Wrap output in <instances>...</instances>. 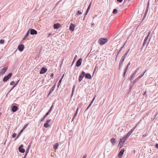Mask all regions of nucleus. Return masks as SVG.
I'll use <instances>...</instances> for the list:
<instances>
[{
    "mask_svg": "<svg viewBox=\"0 0 158 158\" xmlns=\"http://www.w3.org/2000/svg\"><path fill=\"white\" fill-rule=\"evenodd\" d=\"M108 41L107 39L101 38L98 40V42L100 45H103L106 43Z\"/></svg>",
    "mask_w": 158,
    "mask_h": 158,
    "instance_id": "obj_1",
    "label": "nucleus"
},
{
    "mask_svg": "<svg viewBox=\"0 0 158 158\" xmlns=\"http://www.w3.org/2000/svg\"><path fill=\"white\" fill-rule=\"evenodd\" d=\"M12 75V73H10L8 74L7 76H5L4 77L3 79V81L4 82L7 81L9 79Z\"/></svg>",
    "mask_w": 158,
    "mask_h": 158,
    "instance_id": "obj_2",
    "label": "nucleus"
},
{
    "mask_svg": "<svg viewBox=\"0 0 158 158\" xmlns=\"http://www.w3.org/2000/svg\"><path fill=\"white\" fill-rule=\"evenodd\" d=\"M85 75V73L84 71H82L79 76L78 79V81L79 82H80L82 81L83 78L84 77Z\"/></svg>",
    "mask_w": 158,
    "mask_h": 158,
    "instance_id": "obj_3",
    "label": "nucleus"
},
{
    "mask_svg": "<svg viewBox=\"0 0 158 158\" xmlns=\"http://www.w3.org/2000/svg\"><path fill=\"white\" fill-rule=\"evenodd\" d=\"M8 68V66H6L4 68H3L2 69L0 72V75H2L4 74L7 70Z\"/></svg>",
    "mask_w": 158,
    "mask_h": 158,
    "instance_id": "obj_4",
    "label": "nucleus"
},
{
    "mask_svg": "<svg viewBox=\"0 0 158 158\" xmlns=\"http://www.w3.org/2000/svg\"><path fill=\"white\" fill-rule=\"evenodd\" d=\"M29 30L31 35H36L37 33V31L34 29H30Z\"/></svg>",
    "mask_w": 158,
    "mask_h": 158,
    "instance_id": "obj_5",
    "label": "nucleus"
},
{
    "mask_svg": "<svg viewBox=\"0 0 158 158\" xmlns=\"http://www.w3.org/2000/svg\"><path fill=\"white\" fill-rule=\"evenodd\" d=\"M47 69L44 67H42L41 68L40 72V74H43L44 73H45L47 71Z\"/></svg>",
    "mask_w": 158,
    "mask_h": 158,
    "instance_id": "obj_6",
    "label": "nucleus"
},
{
    "mask_svg": "<svg viewBox=\"0 0 158 158\" xmlns=\"http://www.w3.org/2000/svg\"><path fill=\"white\" fill-rule=\"evenodd\" d=\"M23 145H21L19 146V147L18 148V150L21 153H24L25 152V150L24 149L22 148Z\"/></svg>",
    "mask_w": 158,
    "mask_h": 158,
    "instance_id": "obj_7",
    "label": "nucleus"
},
{
    "mask_svg": "<svg viewBox=\"0 0 158 158\" xmlns=\"http://www.w3.org/2000/svg\"><path fill=\"white\" fill-rule=\"evenodd\" d=\"M124 150V149H122L121 150L118 154V157L119 158H122V156L123 154Z\"/></svg>",
    "mask_w": 158,
    "mask_h": 158,
    "instance_id": "obj_8",
    "label": "nucleus"
},
{
    "mask_svg": "<svg viewBox=\"0 0 158 158\" xmlns=\"http://www.w3.org/2000/svg\"><path fill=\"white\" fill-rule=\"evenodd\" d=\"M18 48L19 51L20 52H22L23 50L24 47L23 44H19Z\"/></svg>",
    "mask_w": 158,
    "mask_h": 158,
    "instance_id": "obj_9",
    "label": "nucleus"
},
{
    "mask_svg": "<svg viewBox=\"0 0 158 158\" xmlns=\"http://www.w3.org/2000/svg\"><path fill=\"white\" fill-rule=\"evenodd\" d=\"M82 61V60L81 58L79 59L77 62L76 66L77 67L80 66L81 64Z\"/></svg>",
    "mask_w": 158,
    "mask_h": 158,
    "instance_id": "obj_10",
    "label": "nucleus"
},
{
    "mask_svg": "<svg viewBox=\"0 0 158 158\" xmlns=\"http://www.w3.org/2000/svg\"><path fill=\"white\" fill-rule=\"evenodd\" d=\"M75 27V25L73 23H71L69 26V30L71 31H73Z\"/></svg>",
    "mask_w": 158,
    "mask_h": 158,
    "instance_id": "obj_11",
    "label": "nucleus"
},
{
    "mask_svg": "<svg viewBox=\"0 0 158 158\" xmlns=\"http://www.w3.org/2000/svg\"><path fill=\"white\" fill-rule=\"evenodd\" d=\"M31 146V143H30V144H29V145L28 146L27 149L25 153V155H24L23 158H26V156L28 152H29V149L30 148Z\"/></svg>",
    "mask_w": 158,
    "mask_h": 158,
    "instance_id": "obj_12",
    "label": "nucleus"
},
{
    "mask_svg": "<svg viewBox=\"0 0 158 158\" xmlns=\"http://www.w3.org/2000/svg\"><path fill=\"white\" fill-rule=\"evenodd\" d=\"M56 85H54L51 88V90L49 92V93L48 94V96L50 95V94H51V93L55 89V87Z\"/></svg>",
    "mask_w": 158,
    "mask_h": 158,
    "instance_id": "obj_13",
    "label": "nucleus"
},
{
    "mask_svg": "<svg viewBox=\"0 0 158 158\" xmlns=\"http://www.w3.org/2000/svg\"><path fill=\"white\" fill-rule=\"evenodd\" d=\"M85 78L87 79H90L92 78L91 75L89 73H85Z\"/></svg>",
    "mask_w": 158,
    "mask_h": 158,
    "instance_id": "obj_14",
    "label": "nucleus"
},
{
    "mask_svg": "<svg viewBox=\"0 0 158 158\" xmlns=\"http://www.w3.org/2000/svg\"><path fill=\"white\" fill-rule=\"evenodd\" d=\"M18 107L16 106H14L12 107V111L14 112H15L18 110Z\"/></svg>",
    "mask_w": 158,
    "mask_h": 158,
    "instance_id": "obj_15",
    "label": "nucleus"
},
{
    "mask_svg": "<svg viewBox=\"0 0 158 158\" xmlns=\"http://www.w3.org/2000/svg\"><path fill=\"white\" fill-rule=\"evenodd\" d=\"M60 27V25L59 23H55L54 25V28L55 29H58Z\"/></svg>",
    "mask_w": 158,
    "mask_h": 158,
    "instance_id": "obj_16",
    "label": "nucleus"
},
{
    "mask_svg": "<svg viewBox=\"0 0 158 158\" xmlns=\"http://www.w3.org/2000/svg\"><path fill=\"white\" fill-rule=\"evenodd\" d=\"M79 108L78 107L77 109V110L76 111L75 113L74 114V115L73 117V118L72 121H73L75 118V117L77 116V112L78 111Z\"/></svg>",
    "mask_w": 158,
    "mask_h": 158,
    "instance_id": "obj_17",
    "label": "nucleus"
},
{
    "mask_svg": "<svg viewBox=\"0 0 158 158\" xmlns=\"http://www.w3.org/2000/svg\"><path fill=\"white\" fill-rule=\"evenodd\" d=\"M128 138V137H127L126 135L125 136L120 140V141L121 142L122 141V142H123V143H124L126 139Z\"/></svg>",
    "mask_w": 158,
    "mask_h": 158,
    "instance_id": "obj_18",
    "label": "nucleus"
},
{
    "mask_svg": "<svg viewBox=\"0 0 158 158\" xmlns=\"http://www.w3.org/2000/svg\"><path fill=\"white\" fill-rule=\"evenodd\" d=\"M49 114L48 112H47L46 114L44 116L43 118L40 120V122H43L44 120L45 119L46 117Z\"/></svg>",
    "mask_w": 158,
    "mask_h": 158,
    "instance_id": "obj_19",
    "label": "nucleus"
},
{
    "mask_svg": "<svg viewBox=\"0 0 158 158\" xmlns=\"http://www.w3.org/2000/svg\"><path fill=\"white\" fill-rule=\"evenodd\" d=\"M124 143L122 141H120V142L118 143V147H119V148L120 149L123 146Z\"/></svg>",
    "mask_w": 158,
    "mask_h": 158,
    "instance_id": "obj_20",
    "label": "nucleus"
},
{
    "mask_svg": "<svg viewBox=\"0 0 158 158\" xmlns=\"http://www.w3.org/2000/svg\"><path fill=\"white\" fill-rule=\"evenodd\" d=\"M110 142L112 144L114 145L116 143V141L114 138H112L110 140Z\"/></svg>",
    "mask_w": 158,
    "mask_h": 158,
    "instance_id": "obj_21",
    "label": "nucleus"
},
{
    "mask_svg": "<svg viewBox=\"0 0 158 158\" xmlns=\"http://www.w3.org/2000/svg\"><path fill=\"white\" fill-rule=\"evenodd\" d=\"M134 131L131 129L128 133L127 135H126L127 137H129L131 134Z\"/></svg>",
    "mask_w": 158,
    "mask_h": 158,
    "instance_id": "obj_22",
    "label": "nucleus"
},
{
    "mask_svg": "<svg viewBox=\"0 0 158 158\" xmlns=\"http://www.w3.org/2000/svg\"><path fill=\"white\" fill-rule=\"evenodd\" d=\"M128 66L127 65L125 69V70L124 71V74H123V77H125V75L127 71V70L128 69Z\"/></svg>",
    "mask_w": 158,
    "mask_h": 158,
    "instance_id": "obj_23",
    "label": "nucleus"
},
{
    "mask_svg": "<svg viewBox=\"0 0 158 158\" xmlns=\"http://www.w3.org/2000/svg\"><path fill=\"white\" fill-rule=\"evenodd\" d=\"M54 103H53V104H52V105L51 106V107L50 108V109H49L48 111V112L49 113H50L51 111H52V108L53 107V105L54 104Z\"/></svg>",
    "mask_w": 158,
    "mask_h": 158,
    "instance_id": "obj_24",
    "label": "nucleus"
},
{
    "mask_svg": "<svg viewBox=\"0 0 158 158\" xmlns=\"http://www.w3.org/2000/svg\"><path fill=\"white\" fill-rule=\"evenodd\" d=\"M125 59V58H124V57H122L121 58V59L120 61L119 64H123V62L124 61Z\"/></svg>",
    "mask_w": 158,
    "mask_h": 158,
    "instance_id": "obj_25",
    "label": "nucleus"
},
{
    "mask_svg": "<svg viewBox=\"0 0 158 158\" xmlns=\"http://www.w3.org/2000/svg\"><path fill=\"white\" fill-rule=\"evenodd\" d=\"M59 146V144L58 143H56L53 146V148L55 149H56L58 148V147Z\"/></svg>",
    "mask_w": 158,
    "mask_h": 158,
    "instance_id": "obj_26",
    "label": "nucleus"
},
{
    "mask_svg": "<svg viewBox=\"0 0 158 158\" xmlns=\"http://www.w3.org/2000/svg\"><path fill=\"white\" fill-rule=\"evenodd\" d=\"M49 126V124L48 123H45L44 124V127H45L47 128V127H48Z\"/></svg>",
    "mask_w": 158,
    "mask_h": 158,
    "instance_id": "obj_27",
    "label": "nucleus"
},
{
    "mask_svg": "<svg viewBox=\"0 0 158 158\" xmlns=\"http://www.w3.org/2000/svg\"><path fill=\"white\" fill-rule=\"evenodd\" d=\"M75 85H74L73 86V88L72 89V94H71V96H73V93L74 92V90H75Z\"/></svg>",
    "mask_w": 158,
    "mask_h": 158,
    "instance_id": "obj_28",
    "label": "nucleus"
},
{
    "mask_svg": "<svg viewBox=\"0 0 158 158\" xmlns=\"http://www.w3.org/2000/svg\"><path fill=\"white\" fill-rule=\"evenodd\" d=\"M139 79L138 77L136 78L132 82V83L133 84H134L137 81L139 80Z\"/></svg>",
    "mask_w": 158,
    "mask_h": 158,
    "instance_id": "obj_29",
    "label": "nucleus"
},
{
    "mask_svg": "<svg viewBox=\"0 0 158 158\" xmlns=\"http://www.w3.org/2000/svg\"><path fill=\"white\" fill-rule=\"evenodd\" d=\"M117 12H118V10L116 9H114L113 10V13L114 14H116L117 13Z\"/></svg>",
    "mask_w": 158,
    "mask_h": 158,
    "instance_id": "obj_30",
    "label": "nucleus"
},
{
    "mask_svg": "<svg viewBox=\"0 0 158 158\" xmlns=\"http://www.w3.org/2000/svg\"><path fill=\"white\" fill-rule=\"evenodd\" d=\"M146 72V70H145V72L141 75H139L138 77V78L139 79L140 78H141L143 76V75H144L145 72Z\"/></svg>",
    "mask_w": 158,
    "mask_h": 158,
    "instance_id": "obj_31",
    "label": "nucleus"
},
{
    "mask_svg": "<svg viewBox=\"0 0 158 158\" xmlns=\"http://www.w3.org/2000/svg\"><path fill=\"white\" fill-rule=\"evenodd\" d=\"M135 75H134L133 74H132L131 76V78L130 79V80L131 81L135 77Z\"/></svg>",
    "mask_w": 158,
    "mask_h": 158,
    "instance_id": "obj_32",
    "label": "nucleus"
},
{
    "mask_svg": "<svg viewBox=\"0 0 158 158\" xmlns=\"http://www.w3.org/2000/svg\"><path fill=\"white\" fill-rule=\"evenodd\" d=\"M126 41L124 43V44L123 45V46L120 48L119 50V51H121L122 50L123 48V47H124V46H125V45L126 44Z\"/></svg>",
    "mask_w": 158,
    "mask_h": 158,
    "instance_id": "obj_33",
    "label": "nucleus"
},
{
    "mask_svg": "<svg viewBox=\"0 0 158 158\" xmlns=\"http://www.w3.org/2000/svg\"><path fill=\"white\" fill-rule=\"evenodd\" d=\"M5 41L4 40L1 39L0 40V44H3L4 43Z\"/></svg>",
    "mask_w": 158,
    "mask_h": 158,
    "instance_id": "obj_34",
    "label": "nucleus"
},
{
    "mask_svg": "<svg viewBox=\"0 0 158 158\" xmlns=\"http://www.w3.org/2000/svg\"><path fill=\"white\" fill-rule=\"evenodd\" d=\"M148 9H146V10L145 12V13H144V17H145L146 16L147 14L148 13Z\"/></svg>",
    "mask_w": 158,
    "mask_h": 158,
    "instance_id": "obj_35",
    "label": "nucleus"
},
{
    "mask_svg": "<svg viewBox=\"0 0 158 158\" xmlns=\"http://www.w3.org/2000/svg\"><path fill=\"white\" fill-rule=\"evenodd\" d=\"M61 81H62L61 79H60V80H59V82H58V84H57V87H58L60 85V84H61Z\"/></svg>",
    "mask_w": 158,
    "mask_h": 158,
    "instance_id": "obj_36",
    "label": "nucleus"
},
{
    "mask_svg": "<svg viewBox=\"0 0 158 158\" xmlns=\"http://www.w3.org/2000/svg\"><path fill=\"white\" fill-rule=\"evenodd\" d=\"M91 2L90 3L89 5L88 6L87 9V10H88L89 11V10L91 6Z\"/></svg>",
    "mask_w": 158,
    "mask_h": 158,
    "instance_id": "obj_37",
    "label": "nucleus"
},
{
    "mask_svg": "<svg viewBox=\"0 0 158 158\" xmlns=\"http://www.w3.org/2000/svg\"><path fill=\"white\" fill-rule=\"evenodd\" d=\"M134 85L133 84H131L130 86V87H129V89L130 90H131V89L133 88V85Z\"/></svg>",
    "mask_w": 158,
    "mask_h": 158,
    "instance_id": "obj_38",
    "label": "nucleus"
},
{
    "mask_svg": "<svg viewBox=\"0 0 158 158\" xmlns=\"http://www.w3.org/2000/svg\"><path fill=\"white\" fill-rule=\"evenodd\" d=\"M151 33V31H149V32L148 33L146 37L145 38H147V39H148Z\"/></svg>",
    "mask_w": 158,
    "mask_h": 158,
    "instance_id": "obj_39",
    "label": "nucleus"
},
{
    "mask_svg": "<svg viewBox=\"0 0 158 158\" xmlns=\"http://www.w3.org/2000/svg\"><path fill=\"white\" fill-rule=\"evenodd\" d=\"M16 135H17V134L15 133H14L12 135V137L13 138H15V137H16Z\"/></svg>",
    "mask_w": 158,
    "mask_h": 158,
    "instance_id": "obj_40",
    "label": "nucleus"
},
{
    "mask_svg": "<svg viewBox=\"0 0 158 158\" xmlns=\"http://www.w3.org/2000/svg\"><path fill=\"white\" fill-rule=\"evenodd\" d=\"M30 33V31H29V30H28L25 36L27 37L29 35Z\"/></svg>",
    "mask_w": 158,
    "mask_h": 158,
    "instance_id": "obj_41",
    "label": "nucleus"
},
{
    "mask_svg": "<svg viewBox=\"0 0 158 158\" xmlns=\"http://www.w3.org/2000/svg\"><path fill=\"white\" fill-rule=\"evenodd\" d=\"M22 132V131H20L18 133V135H17V137L16 138V139H17L18 138V137L20 135V134H21V133Z\"/></svg>",
    "mask_w": 158,
    "mask_h": 158,
    "instance_id": "obj_42",
    "label": "nucleus"
},
{
    "mask_svg": "<svg viewBox=\"0 0 158 158\" xmlns=\"http://www.w3.org/2000/svg\"><path fill=\"white\" fill-rule=\"evenodd\" d=\"M82 14V13L80 11V10H78L77 12V15H81Z\"/></svg>",
    "mask_w": 158,
    "mask_h": 158,
    "instance_id": "obj_43",
    "label": "nucleus"
},
{
    "mask_svg": "<svg viewBox=\"0 0 158 158\" xmlns=\"http://www.w3.org/2000/svg\"><path fill=\"white\" fill-rule=\"evenodd\" d=\"M146 43H147V42H145L143 41V46H142V48H141V49H142V48H143V46H145V45H146Z\"/></svg>",
    "mask_w": 158,
    "mask_h": 158,
    "instance_id": "obj_44",
    "label": "nucleus"
},
{
    "mask_svg": "<svg viewBox=\"0 0 158 158\" xmlns=\"http://www.w3.org/2000/svg\"><path fill=\"white\" fill-rule=\"evenodd\" d=\"M77 58V55H76V56H75V57H74V58L73 60V62L72 64L74 63L75 60Z\"/></svg>",
    "mask_w": 158,
    "mask_h": 158,
    "instance_id": "obj_45",
    "label": "nucleus"
},
{
    "mask_svg": "<svg viewBox=\"0 0 158 158\" xmlns=\"http://www.w3.org/2000/svg\"><path fill=\"white\" fill-rule=\"evenodd\" d=\"M19 80H18V81H17L15 83V84L13 86V87H15V86L18 84V82H19Z\"/></svg>",
    "mask_w": 158,
    "mask_h": 158,
    "instance_id": "obj_46",
    "label": "nucleus"
},
{
    "mask_svg": "<svg viewBox=\"0 0 158 158\" xmlns=\"http://www.w3.org/2000/svg\"><path fill=\"white\" fill-rule=\"evenodd\" d=\"M95 96L93 98V99L91 101V102H90V104H91V105H92V103L93 102H94V100L95 99Z\"/></svg>",
    "mask_w": 158,
    "mask_h": 158,
    "instance_id": "obj_47",
    "label": "nucleus"
},
{
    "mask_svg": "<svg viewBox=\"0 0 158 158\" xmlns=\"http://www.w3.org/2000/svg\"><path fill=\"white\" fill-rule=\"evenodd\" d=\"M127 54H128L127 53V52H126L122 57L125 58L126 57L127 55Z\"/></svg>",
    "mask_w": 158,
    "mask_h": 158,
    "instance_id": "obj_48",
    "label": "nucleus"
},
{
    "mask_svg": "<svg viewBox=\"0 0 158 158\" xmlns=\"http://www.w3.org/2000/svg\"><path fill=\"white\" fill-rule=\"evenodd\" d=\"M123 64H119V69H120L121 68Z\"/></svg>",
    "mask_w": 158,
    "mask_h": 158,
    "instance_id": "obj_49",
    "label": "nucleus"
},
{
    "mask_svg": "<svg viewBox=\"0 0 158 158\" xmlns=\"http://www.w3.org/2000/svg\"><path fill=\"white\" fill-rule=\"evenodd\" d=\"M15 84V82L14 81H13L11 82L10 83V85H14Z\"/></svg>",
    "mask_w": 158,
    "mask_h": 158,
    "instance_id": "obj_50",
    "label": "nucleus"
},
{
    "mask_svg": "<svg viewBox=\"0 0 158 158\" xmlns=\"http://www.w3.org/2000/svg\"><path fill=\"white\" fill-rule=\"evenodd\" d=\"M27 125L28 124H25L23 127V129H25L27 127Z\"/></svg>",
    "mask_w": 158,
    "mask_h": 158,
    "instance_id": "obj_51",
    "label": "nucleus"
},
{
    "mask_svg": "<svg viewBox=\"0 0 158 158\" xmlns=\"http://www.w3.org/2000/svg\"><path fill=\"white\" fill-rule=\"evenodd\" d=\"M91 105V104H89L88 106L87 107V108L85 110H87Z\"/></svg>",
    "mask_w": 158,
    "mask_h": 158,
    "instance_id": "obj_52",
    "label": "nucleus"
},
{
    "mask_svg": "<svg viewBox=\"0 0 158 158\" xmlns=\"http://www.w3.org/2000/svg\"><path fill=\"white\" fill-rule=\"evenodd\" d=\"M137 125L135 126L132 129L134 131L135 129L137 127Z\"/></svg>",
    "mask_w": 158,
    "mask_h": 158,
    "instance_id": "obj_53",
    "label": "nucleus"
},
{
    "mask_svg": "<svg viewBox=\"0 0 158 158\" xmlns=\"http://www.w3.org/2000/svg\"><path fill=\"white\" fill-rule=\"evenodd\" d=\"M51 121V119L48 120L46 122V123H49V122H50Z\"/></svg>",
    "mask_w": 158,
    "mask_h": 158,
    "instance_id": "obj_54",
    "label": "nucleus"
},
{
    "mask_svg": "<svg viewBox=\"0 0 158 158\" xmlns=\"http://www.w3.org/2000/svg\"><path fill=\"white\" fill-rule=\"evenodd\" d=\"M89 11V10H86V12H85V15L86 16L87 14Z\"/></svg>",
    "mask_w": 158,
    "mask_h": 158,
    "instance_id": "obj_55",
    "label": "nucleus"
},
{
    "mask_svg": "<svg viewBox=\"0 0 158 158\" xmlns=\"http://www.w3.org/2000/svg\"><path fill=\"white\" fill-rule=\"evenodd\" d=\"M89 11V10H86V12H85V15L86 16L87 14Z\"/></svg>",
    "mask_w": 158,
    "mask_h": 158,
    "instance_id": "obj_56",
    "label": "nucleus"
},
{
    "mask_svg": "<svg viewBox=\"0 0 158 158\" xmlns=\"http://www.w3.org/2000/svg\"><path fill=\"white\" fill-rule=\"evenodd\" d=\"M149 2L148 3V4H147V9H148V7H149Z\"/></svg>",
    "mask_w": 158,
    "mask_h": 158,
    "instance_id": "obj_57",
    "label": "nucleus"
},
{
    "mask_svg": "<svg viewBox=\"0 0 158 158\" xmlns=\"http://www.w3.org/2000/svg\"><path fill=\"white\" fill-rule=\"evenodd\" d=\"M52 35V34L51 33H49L48 34V36H47V37H49L51 35Z\"/></svg>",
    "mask_w": 158,
    "mask_h": 158,
    "instance_id": "obj_58",
    "label": "nucleus"
},
{
    "mask_svg": "<svg viewBox=\"0 0 158 158\" xmlns=\"http://www.w3.org/2000/svg\"><path fill=\"white\" fill-rule=\"evenodd\" d=\"M155 147L157 148H158V143H156L155 145Z\"/></svg>",
    "mask_w": 158,
    "mask_h": 158,
    "instance_id": "obj_59",
    "label": "nucleus"
},
{
    "mask_svg": "<svg viewBox=\"0 0 158 158\" xmlns=\"http://www.w3.org/2000/svg\"><path fill=\"white\" fill-rule=\"evenodd\" d=\"M53 76H54L53 73H52L50 75V77H51L52 78L53 77Z\"/></svg>",
    "mask_w": 158,
    "mask_h": 158,
    "instance_id": "obj_60",
    "label": "nucleus"
},
{
    "mask_svg": "<svg viewBox=\"0 0 158 158\" xmlns=\"http://www.w3.org/2000/svg\"><path fill=\"white\" fill-rule=\"evenodd\" d=\"M148 40V39H147V38H145V39L144 40V41L147 42Z\"/></svg>",
    "mask_w": 158,
    "mask_h": 158,
    "instance_id": "obj_61",
    "label": "nucleus"
},
{
    "mask_svg": "<svg viewBox=\"0 0 158 158\" xmlns=\"http://www.w3.org/2000/svg\"><path fill=\"white\" fill-rule=\"evenodd\" d=\"M147 136V135L146 134H144L142 136L143 137H146Z\"/></svg>",
    "mask_w": 158,
    "mask_h": 158,
    "instance_id": "obj_62",
    "label": "nucleus"
},
{
    "mask_svg": "<svg viewBox=\"0 0 158 158\" xmlns=\"http://www.w3.org/2000/svg\"><path fill=\"white\" fill-rule=\"evenodd\" d=\"M136 73H137L136 71H135L133 73V74L134 75H135V74H136Z\"/></svg>",
    "mask_w": 158,
    "mask_h": 158,
    "instance_id": "obj_63",
    "label": "nucleus"
},
{
    "mask_svg": "<svg viewBox=\"0 0 158 158\" xmlns=\"http://www.w3.org/2000/svg\"><path fill=\"white\" fill-rule=\"evenodd\" d=\"M87 156L86 155H84L83 157L82 158H86Z\"/></svg>",
    "mask_w": 158,
    "mask_h": 158,
    "instance_id": "obj_64",
    "label": "nucleus"
}]
</instances>
